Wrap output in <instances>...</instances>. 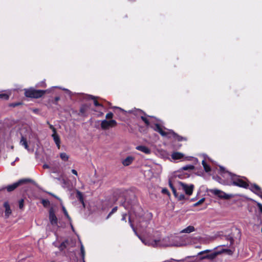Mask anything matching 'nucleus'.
Returning a JSON list of instances; mask_svg holds the SVG:
<instances>
[{"label":"nucleus","mask_w":262,"mask_h":262,"mask_svg":"<svg viewBox=\"0 0 262 262\" xmlns=\"http://www.w3.org/2000/svg\"><path fill=\"white\" fill-rule=\"evenodd\" d=\"M161 192L163 194H167L169 196L170 195L169 191L166 188H163Z\"/></svg>","instance_id":"obj_35"},{"label":"nucleus","mask_w":262,"mask_h":262,"mask_svg":"<svg viewBox=\"0 0 262 262\" xmlns=\"http://www.w3.org/2000/svg\"><path fill=\"white\" fill-rule=\"evenodd\" d=\"M211 250H206L203 251H201L198 253L199 255H202L204 254H207L208 253L210 252Z\"/></svg>","instance_id":"obj_38"},{"label":"nucleus","mask_w":262,"mask_h":262,"mask_svg":"<svg viewBox=\"0 0 262 262\" xmlns=\"http://www.w3.org/2000/svg\"><path fill=\"white\" fill-rule=\"evenodd\" d=\"M141 120L145 123L146 126H149L150 125V122L149 120L144 116H141Z\"/></svg>","instance_id":"obj_31"},{"label":"nucleus","mask_w":262,"mask_h":262,"mask_svg":"<svg viewBox=\"0 0 262 262\" xmlns=\"http://www.w3.org/2000/svg\"><path fill=\"white\" fill-rule=\"evenodd\" d=\"M41 204L45 207H47L50 204V202L48 200L43 199L41 201Z\"/></svg>","instance_id":"obj_30"},{"label":"nucleus","mask_w":262,"mask_h":262,"mask_svg":"<svg viewBox=\"0 0 262 262\" xmlns=\"http://www.w3.org/2000/svg\"><path fill=\"white\" fill-rule=\"evenodd\" d=\"M150 127L152 128L155 131L159 133L162 136L167 137L169 134V132H166L163 130L166 129L165 127L161 125L159 123H155L153 125H150Z\"/></svg>","instance_id":"obj_6"},{"label":"nucleus","mask_w":262,"mask_h":262,"mask_svg":"<svg viewBox=\"0 0 262 262\" xmlns=\"http://www.w3.org/2000/svg\"><path fill=\"white\" fill-rule=\"evenodd\" d=\"M134 160V158L133 157L128 156L122 161V163L124 166H127L133 163Z\"/></svg>","instance_id":"obj_15"},{"label":"nucleus","mask_w":262,"mask_h":262,"mask_svg":"<svg viewBox=\"0 0 262 262\" xmlns=\"http://www.w3.org/2000/svg\"><path fill=\"white\" fill-rule=\"evenodd\" d=\"M129 223H130V225L131 227L132 228V229H133V230L134 231V232H135V233H136V229H135V228H134V226L133 224L131 223V221H130V219H129Z\"/></svg>","instance_id":"obj_45"},{"label":"nucleus","mask_w":262,"mask_h":262,"mask_svg":"<svg viewBox=\"0 0 262 262\" xmlns=\"http://www.w3.org/2000/svg\"><path fill=\"white\" fill-rule=\"evenodd\" d=\"M171 190H172V193H173V195H174V196L176 198L178 197V193L177 192L176 189L174 187V188H172Z\"/></svg>","instance_id":"obj_39"},{"label":"nucleus","mask_w":262,"mask_h":262,"mask_svg":"<svg viewBox=\"0 0 262 262\" xmlns=\"http://www.w3.org/2000/svg\"><path fill=\"white\" fill-rule=\"evenodd\" d=\"M103 115V113L102 112H101L100 114V116H101Z\"/></svg>","instance_id":"obj_54"},{"label":"nucleus","mask_w":262,"mask_h":262,"mask_svg":"<svg viewBox=\"0 0 262 262\" xmlns=\"http://www.w3.org/2000/svg\"><path fill=\"white\" fill-rule=\"evenodd\" d=\"M194 169V166L192 165H187L180 168L179 172L184 170H192Z\"/></svg>","instance_id":"obj_20"},{"label":"nucleus","mask_w":262,"mask_h":262,"mask_svg":"<svg viewBox=\"0 0 262 262\" xmlns=\"http://www.w3.org/2000/svg\"><path fill=\"white\" fill-rule=\"evenodd\" d=\"M62 210L63 213H64V215L68 219V220L69 221H71V218L70 216V215H69L67 209H66V208L63 206L62 207Z\"/></svg>","instance_id":"obj_27"},{"label":"nucleus","mask_w":262,"mask_h":262,"mask_svg":"<svg viewBox=\"0 0 262 262\" xmlns=\"http://www.w3.org/2000/svg\"><path fill=\"white\" fill-rule=\"evenodd\" d=\"M49 127L50 129H52V130L53 131V133H55L56 132V128L53 126V125H51V124H49Z\"/></svg>","instance_id":"obj_42"},{"label":"nucleus","mask_w":262,"mask_h":262,"mask_svg":"<svg viewBox=\"0 0 262 262\" xmlns=\"http://www.w3.org/2000/svg\"><path fill=\"white\" fill-rule=\"evenodd\" d=\"M136 149L139 151H141L146 154H149L151 152L150 149L144 145H139L136 147Z\"/></svg>","instance_id":"obj_14"},{"label":"nucleus","mask_w":262,"mask_h":262,"mask_svg":"<svg viewBox=\"0 0 262 262\" xmlns=\"http://www.w3.org/2000/svg\"><path fill=\"white\" fill-rule=\"evenodd\" d=\"M71 227H72V229L74 230V228H73V226H72V225H71Z\"/></svg>","instance_id":"obj_55"},{"label":"nucleus","mask_w":262,"mask_h":262,"mask_svg":"<svg viewBox=\"0 0 262 262\" xmlns=\"http://www.w3.org/2000/svg\"><path fill=\"white\" fill-rule=\"evenodd\" d=\"M43 168H48L49 166H48V165L45 164V165H43Z\"/></svg>","instance_id":"obj_52"},{"label":"nucleus","mask_w":262,"mask_h":262,"mask_svg":"<svg viewBox=\"0 0 262 262\" xmlns=\"http://www.w3.org/2000/svg\"><path fill=\"white\" fill-rule=\"evenodd\" d=\"M23 103L21 102H13V103H10L9 104V106L11 107H15L18 106L19 105H23Z\"/></svg>","instance_id":"obj_29"},{"label":"nucleus","mask_w":262,"mask_h":262,"mask_svg":"<svg viewBox=\"0 0 262 262\" xmlns=\"http://www.w3.org/2000/svg\"><path fill=\"white\" fill-rule=\"evenodd\" d=\"M47 90H36L33 88L24 89V95L27 98L38 99L43 96Z\"/></svg>","instance_id":"obj_2"},{"label":"nucleus","mask_w":262,"mask_h":262,"mask_svg":"<svg viewBox=\"0 0 262 262\" xmlns=\"http://www.w3.org/2000/svg\"><path fill=\"white\" fill-rule=\"evenodd\" d=\"M126 216H127V214L126 213H123L122 215L121 220L123 221H124L125 222H126Z\"/></svg>","instance_id":"obj_40"},{"label":"nucleus","mask_w":262,"mask_h":262,"mask_svg":"<svg viewBox=\"0 0 262 262\" xmlns=\"http://www.w3.org/2000/svg\"><path fill=\"white\" fill-rule=\"evenodd\" d=\"M52 137L53 138L54 141L56 144L58 148H60V139L58 135L56 132L55 133H53L52 134Z\"/></svg>","instance_id":"obj_16"},{"label":"nucleus","mask_w":262,"mask_h":262,"mask_svg":"<svg viewBox=\"0 0 262 262\" xmlns=\"http://www.w3.org/2000/svg\"><path fill=\"white\" fill-rule=\"evenodd\" d=\"M210 192L221 199L229 200L233 196L232 194H227L225 192L216 189H211Z\"/></svg>","instance_id":"obj_5"},{"label":"nucleus","mask_w":262,"mask_h":262,"mask_svg":"<svg viewBox=\"0 0 262 262\" xmlns=\"http://www.w3.org/2000/svg\"><path fill=\"white\" fill-rule=\"evenodd\" d=\"M76 198L80 201V202L83 205V206H85V204L84 202V198L82 193L79 191H76Z\"/></svg>","instance_id":"obj_17"},{"label":"nucleus","mask_w":262,"mask_h":262,"mask_svg":"<svg viewBox=\"0 0 262 262\" xmlns=\"http://www.w3.org/2000/svg\"><path fill=\"white\" fill-rule=\"evenodd\" d=\"M20 144L21 145L24 146L26 149H29V146L28 144L27 139L24 136H21V140L20 141Z\"/></svg>","instance_id":"obj_22"},{"label":"nucleus","mask_w":262,"mask_h":262,"mask_svg":"<svg viewBox=\"0 0 262 262\" xmlns=\"http://www.w3.org/2000/svg\"><path fill=\"white\" fill-rule=\"evenodd\" d=\"M220 253L218 252H214L211 254H207V256H200V259L201 260L204 259H208L210 260L214 259Z\"/></svg>","instance_id":"obj_13"},{"label":"nucleus","mask_w":262,"mask_h":262,"mask_svg":"<svg viewBox=\"0 0 262 262\" xmlns=\"http://www.w3.org/2000/svg\"><path fill=\"white\" fill-rule=\"evenodd\" d=\"M180 184L182 186L183 189L184 190L186 194L190 195L192 194L194 189V185L193 184L188 185L182 182H180Z\"/></svg>","instance_id":"obj_9"},{"label":"nucleus","mask_w":262,"mask_h":262,"mask_svg":"<svg viewBox=\"0 0 262 262\" xmlns=\"http://www.w3.org/2000/svg\"><path fill=\"white\" fill-rule=\"evenodd\" d=\"M49 219L51 224L52 225H57L58 223V219L56 217L55 211L53 207L49 209Z\"/></svg>","instance_id":"obj_7"},{"label":"nucleus","mask_w":262,"mask_h":262,"mask_svg":"<svg viewBox=\"0 0 262 262\" xmlns=\"http://www.w3.org/2000/svg\"><path fill=\"white\" fill-rule=\"evenodd\" d=\"M49 194H50L51 195L53 196V197H54V198H56V199H58V197H57V196H56L55 195H54V194H53V193H51V192L49 193Z\"/></svg>","instance_id":"obj_51"},{"label":"nucleus","mask_w":262,"mask_h":262,"mask_svg":"<svg viewBox=\"0 0 262 262\" xmlns=\"http://www.w3.org/2000/svg\"><path fill=\"white\" fill-rule=\"evenodd\" d=\"M60 157L64 161H67L69 158V156L65 152L60 153Z\"/></svg>","instance_id":"obj_25"},{"label":"nucleus","mask_w":262,"mask_h":262,"mask_svg":"<svg viewBox=\"0 0 262 262\" xmlns=\"http://www.w3.org/2000/svg\"><path fill=\"white\" fill-rule=\"evenodd\" d=\"M169 134H171L173 138H174L176 140H178V141L187 140L186 138L179 135L178 134L176 133L172 130H169Z\"/></svg>","instance_id":"obj_11"},{"label":"nucleus","mask_w":262,"mask_h":262,"mask_svg":"<svg viewBox=\"0 0 262 262\" xmlns=\"http://www.w3.org/2000/svg\"><path fill=\"white\" fill-rule=\"evenodd\" d=\"M257 206L259 209V211L262 213V204L257 202Z\"/></svg>","instance_id":"obj_41"},{"label":"nucleus","mask_w":262,"mask_h":262,"mask_svg":"<svg viewBox=\"0 0 262 262\" xmlns=\"http://www.w3.org/2000/svg\"><path fill=\"white\" fill-rule=\"evenodd\" d=\"M178 200L182 201L185 199V196L184 194H181L180 195L178 194V196L176 197Z\"/></svg>","instance_id":"obj_37"},{"label":"nucleus","mask_w":262,"mask_h":262,"mask_svg":"<svg viewBox=\"0 0 262 262\" xmlns=\"http://www.w3.org/2000/svg\"><path fill=\"white\" fill-rule=\"evenodd\" d=\"M202 164L203 166V167H204V170L207 172H210L211 171V168L210 167V166L207 164V163H206V161L205 160H203L202 162Z\"/></svg>","instance_id":"obj_24"},{"label":"nucleus","mask_w":262,"mask_h":262,"mask_svg":"<svg viewBox=\"0 0 262 262\" xmlns=\"http://www.w3.org/2000/svg\"><path fill=\"white\" fill-rule=\"evenodd\" d=\"M114 108H116V109H118L119 111H120L121 112H124V110H123L122 108L119 107H117V106H115L114 107Z\"/></svg>","instance_id":"obj_50"},{"label":"nucleus","mask_w":262,"mask_h":262,"mask_svg":"<svg viewBox=\"0 0 262 262\" xmlns=\"http://www.w3.org/2000/svg\"><path fill=\"white\" fill-rule=\"evenodd\" d=\"M90 107V104L88 103H84L81 105L79 113H78V115L82 117H86L87 115L86 114V112L89 109Z\"/></svg>","instance_id":"obj_10"},{"label":"nucleus","mask_w":262,"mask_h":262,"mask_svg":"<svg viewBox=\"0 0 262 262\" xmlns=\"http://www.w3.org/2000/svg\"><path fill=\"white\" fill-rule=\"evenodd\" d=\"M60 99V97L59 96L55 97L54 98V100L55 102H58Z\"/></svg>","instance_id":"obj_49"},{"label":"nucleus","mask_w":262,"mask_h":262,"mask_svg":"<svg viewBox=\"0 0 262 262\" xmlns=\"http://www.w3.org/2000/svg\"><path fill=\"white\" fill-rule=\"evenodd\" d=\"M114 116L113 113L112 112H109L106 114L105 116V118L107 119H112Z\"/></svg>","instance_id":"obj_36"},{"label":"nucleus","mask_w":262,"mask_h":262,"mask_svg":"<svg viewBox=\"0 0 262 262\" xmlns=\"http://www.w3.org/2000/svg\"><path fill=\"white\" fill-rule=\"evenodd\" d=\"M4 207L5 208V216L6 218H8L12 213V211L8 202H6L4 204Z\"/></svg>","instance_id":"obj_12"},{"label":"nucleus","mask_w":262,"mask_h":262,"mask_svg":"<svg viewBox=\"0 0 262 262\" xmlns=\"http://www.w3.org/2000/svg\"><path fill=\"white\" fill-rule=\"evenodd\" d=\"M171 260H174L173 259L171 258L170 260L166 261L165 262H170Z\"/></svg>","instance_id":"obj_53"},{"label":"nucleus","mask_w":262,"mask_h":262,"mask_svg":"<svg viewBox=\"0 0 262 262\" xmlns=\"http://www.w3.org/2000/svg\"><path fill=\"white\" fill-rule=\"evenodd\" d=\"M202 256H207V254H206L205 255H203Z\"/></svg>","instance_id":"obj_56"},{"label":"nucleus","mask_w":262,"mask_h":262,"mask_svg":"<svg viewBox=\"0 0 262 262\" xmlns=\"http://www.w3.org/2000/svg\"><path fill=\"white\" fill-rule=\"evenodd\" d=\"M117 207H114L112 211L108 213V214L107 215V217H106V219H108L114 213L116 212L117 210Z\"/></svg>","instance_id":"obj_32"},{"label":"nucleus","mask_w":262,"mask_h":262,"mask_svg":"<svg viewBox=\"0 0 262 262\" xmlns=\"http://www.w3.org/2000/svg\"><path fill=\"white\" fill-rule=\"evenodd\" d=\"M80 252H81V255L82 259V262H85L84 260V256H85V251L84 247L82 245H81L80 247Z\"/></svg>","instance_id":"obj_28"},{"label":"nucleus","mask_w":262,"mask_h":262,"mask_svg":"<svg viewBox=\"0 0 262 262\" xmlns=\"http://www.w3.org/2000/svg\"><path fill=\"white\" fill-rule=\"evenodd\" d=\"M178 177L181 178V179H183V178H187L189 176V174H188L187 173H185L183 177L180 176V175H178Z\"/></svg>","instance_id":"obj_44"},{"label":"nucleus","mask_w":262,"mask_h":262,"mask_svg":"<svg viewBox=\"0 0 262 262\" xmlns=\"http://www.w3.org/2000/svg\"><path fill=\"white\" fill-rule=\"evenodd\" d=\"M205 198H202L198 202L195 203L193 205V206L195 207V206H198L200 205V204H202L205 201Z\"/></svg>","instance_id":"obj_34"},{"label":"nucleus","mask_w":262,"mask_h":262,"mask_svg":"<svg viewBox=\"0 0 262 262\" xmlns=\"http://www.w3.org/2000/svg\"><path fill=\"white\" fill-rule=\"evenodd\" d=\"M229 241H230L231 245L233 244V243H234V239H233V237H230L229 238Z\"/></svg>","instance_id":"obj_48"},{"label":"nucleus","mask_w":262,"mask_h":262,"mask_svg":"<svg viewBox=\"0 0 262 262\" xmlns=\"http://www.w3.org/2000/svg\"><path fill=\"white\" fill-rule=\"evenodd\" d=\"M225 251H226L229 255H232L233 254V251L230 249H227Z\"/></svg>","instance_id":"obj_46"},{"label":"nucleus","mask_w":262,"mask_h":262,"mask_svg":"<svg viewBox=\"0 0 262 262\" xmlns=\"http://www.w3.org/2000/svg\"><path fill=\"white\" fill-rule=\"evenodd\" d=\"M10 95L6 93H0V99L4 100L9 99Z\"/></svg>","instance_id":"obj_26"},{"label":"nucleus","mask_w":262,"mask_h":262,"mask_svg":"<svg viewBox=\"0 0 262 262\" xmlns=\"http://www.w3.org/2000/svg\"><path fill=\"white\" fill-rule=\"evenodd\" d=\"M171 156L173 160H180L184 157V155L179 152H173Z\"/></svg>","instance_id":"obj_18"},{"label":"nucleus","mask_w":262,"mask_h":262,"mask_svg":"<svg viewBox=\"0 0 262 262\" xmlns=\"http://www.w3.org/2000/svg\"><path fill=\"white\" fill-rule=\"evenodd\" d=\"M249 189L252 192L262 199V189L258 185L252 184Z\"/></svg>","instance_id":"obj_8"},{"label":"nucleus","mask_w":262,"mask_h":262,"mask_svg":"<svg viewBox=\"0 0 262 262\" xmlns=\"http://www.w3.org/2000/svg\"><path fill=\"white\" fill-rule=\"evenodd\" d=\"M88 99H92L94 101V104L96 106H101L103 107V105L100 103L97 100V97L92 95H88Z\"/></svg>","instance_id":"obj_19"},{"label":"nucleus","mask_w":262,"mask_h":262,"mask_svg":"<svg viewBox=\"0 0 262 262\" xmlns=\"http://www.w3.org/2000/svg\"><path fill=\"white\" fill-rule=\"evenodd\" d=\"M18 204H19V208L20 209H22L24 208V199H20L19 201V202H18Z\"/></svg>","instance_id":"obj_33"},{"label":"nucleus","mask_w":262,"mask_h":262,"mask_svg":"<svg viewBox=\"0 0 262 262\" xmlns=\"http://www.w3.org/2000/svg\"><path fill=\"white\" fill-rule=\"evenodd\" d=\"M220 171L221 173H227L230 176L233 185L246 189L249 188V185L248 183L240 179L239 176L233 174L229 171H226L222 167H220Z\"/></svg>","instance_id":"obj_1"},{"label":"nucleus","mask_w":262,"mask_h":262,"mask_svg":"<svg viewBox=\"0 0 262 262\" xmlns=\"http://www.w3.org/2000/svg\"><path fill=\"white\" fill-rule=\"evenodd\" d=\"M168 184H169V186L170 187V188L171 189H172V188H174V187L173 186V184H172V183L171 182V181L170 180H169L168 181Z\"/></svg>","instance_id":"obj_43"},{"label":"nucleus","mask_w":262,"mask_h":262,"mask_svg":"<svg viewBox=\"0 0 262 262\" xmlns=\"http://www.w3.org/2000/svg\"><path fill=\"white\" fill-rule=\"evenodd\" d=\"M32 182L33 181L30 179L25 178L20 179L17 182L8 185L5 187V189L7 190L8 192H11L21 185L27 184L28 183H32Z\"/></svg>","instance_id":"obj_3"},{"label":"nucleus","mask_w":262,"mask_h":262,"mask_svg":"<svg viewBox=\"0 0 262 262\" xmlns=\"http://www.w3.org/2000/svg\"><path fill=\"white\" fill-rule=\"evenodd\" d=\"M117 125L116 120L111 119L110 120H103L101 123V128L103 130L108 129L110 127H114Z\"/></svg>","instance_id":"obj_4"},{"label":"nucleus","mask_w":262,"mask_h":262,"mask_svg":"<svg viewBox=\"0 0 262 262\" xmlns=\"http://www.w3.org/2000/svg\"><path fill=\"white\" fill-rule=\"evenodd\" d=\"M69 243V241L68 239H66L62 242L60 245L58 247V249L60 251H62L64 250L67 248V245Z\"/></svg>","instance_id":"obj_21"},{"label":"nucleus","mask_w":262,"mask_h":262,"mask_svg":"<svg viewBox=\"0 0 262 262\" xmlns=\"http://www.w3.org/2000/svg\"><path fill=\"white\" fill-rule=\"evenodd\" d=\"M195 231V228L192 226H189L182 231L183 233H189Z\"/></svg>","instance_id":"obj_23"},{"label":"nucleus","mask_w":262,"mask_h":262,"mask_svg":"<svg viewBox=\"0 0 262 262\" xmlns=\"http://www.w3.org/2000/svg\"><path fill=\"white\" fill-rule=\"evenodd\" d=\"M71 172H72V173H73L74 174L76 175V176H78V173H77V171L75 170V169H72L71 170Z\"/></svg>","instance_id":"obj_47"}]
</instances>
